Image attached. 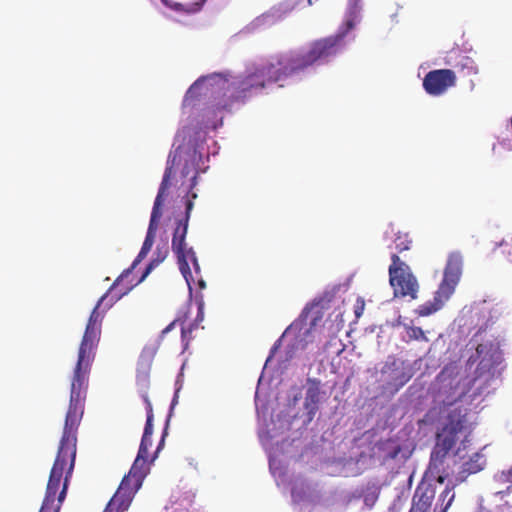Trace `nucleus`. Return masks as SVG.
I'll use <instances>...</instances> for the list:
<instances>
[{"label": "nucleus", "mask_w": 512, "mask_h": 512, "mask_svg": "<svg viewBox=\"0 0 512 512\" xmlns=\"http://www.w3.org/2000/svg\"><path fill=\"white\" fill-rule=\"evenodd\" d=\"M176 154H170L167 159V165L164 175L159 186L157 196L151 212L150 222L147 229L146 237L141 250L131 268L124 271L113 283L107 293H105L97 302L88 319L84 335L82 337L76 366L71 379L70 401L65 417V424L59 446H77V432L84 413V405L86 392L88 387L89 374L91 366L95 358V351L101 336V325L104 313L122 296L127 294L130 288L113 294V290L119 283L128 276L130 271L134 269L150 252L159 221L162 217V206L164 204L167 192L171 187V179L174 175V165L176 162Z\"/></svg>", "instance_id": "obj_1"}, {"label": "nucleus", "mask_w": 512, "mask_h": 512, "mask_svg": "<svg viewBox=\"0 0 512 512\" xmlns=\"http://www.w3.org/2000/svg\"><path fill=\"white\" fill-rule=\"evenodd\" d=\"M353 28L351 21L347 22V30L335 35L312 42L306 51H290L276 56L273 63L274 81H282L290 76L305 71L319 60H325L336 55L344 48V37Z\"/></svg>", "instance_id": "obj_2"}, {"label": "nucleus", "mask_w": 512, "mask_h": 512, "mask_svg": "<svg viewBox=\"0 0 512 512\" xmlns=\"http://www.w3.org/2000/svg\"><path fill=\"white\" fill-rule=\"evenodd\" d=\"M189 175L191 176L186 186V196L188 198L185 202V213L177 221L172 237V250L177 256L179 269L188 283L190 279H192L189 263H192L196 272H199L200 267L195 252L192 248H188L185 242L190 215L194 207V200L197 198V194L192 192V190L197 185L198 176L194 165L186 162L182 168L181 177L187 178Z\"/></svg>", "instance_id": "obj_3"}, {"label": "nucleus", "mask_w": 512, "mask_h": 512, "mask_svg": "<svg viewBox=\"0 0 512 512\" xmlns=\"http://www.w3.org/2000/svg\"><path fill=\"white\" fill-rule=\"evenodd\" d=\"M275 64L270 62L262 65H252L248 67L243 75L233 78L228 82L222 83V88L226 89L229 93L227 101L224 103L223 108H231L234 104H244L254 92L262 90L268 83H275L273 76V69Z\"/></svg>", "instance_id": "obj_4"}, {"label": "nucleus", "mask_w": 512, "mask_h": 512, "mask_svg": "<svg viewBox=\"0 0 512 512\" xmlns=\"http://www.w3.org/2000/svg\"><path fill=\"white\" fill-rule=\"evenodd\" d=\"M479 363L474 372L472 387L475 395H488L494 389V385L501 376L500 365L503 362V354L497 343L486 342L476 347Z\"/></svg>", "instance_id": "obj_5"}, {"label": "nucleus", "mask_w": 512, "mask_h": 512, "mask_svg": "<svg viewBox=\"0 0 512 512\" xmlns=\"http://www.w3.org/2000/svg\"><path fill=\"white\" fill-rule=\"evenodd\" d=\"M74 466L75 463L71 464L70 455L58 449L39 512L60 511L67 494L68 482L72 477Z\"/></svg>", "instance_id": "obj_6"}, {"label": "nucleus", "mask_w": 512, "mask_h": 512, "mask_svg": "<svg viewBox=\"0 0 512 512\" xmlns=\"http://www.w3.org/2000/svg\"><path fill=\"white\" fill-rule=\"evenodd\" d=\"M471 431L468 421V409L465 407L452 408L446 417V422L437 435V444L430 458V468H438V461L435 457L441 453V457H445L447 453L455 446L459 435L466 434Z\"/></svg>", "instance_id": "obj_7"}, {"label": "nucleus", "mask_w": 512, "mask_h": 512, "mask_svg": "<svg viewBox=\"0 0 512 512\" xmlns=\"http://www.w3.org/2000/svg\"><path fill=\"white\" fill-rule=\"evenodd\" d=\"M153 425L145 424L144 432L140 442L137 457L129 471V474L124 476L117 491L122 492V507L129 508L135 492L142 485V481L146 476V462L149 454V448L152 446Z\"/></svg>", "instance_id": "obj_8"}, {"label": "nucleus", "mask_w": 512, "mask_h": 512, "mask_svg": "<svg viewBox=\"0 0 512 512\" xmlns=\"http://www.w3.org/2000/svg\"><path fill=\"white\" fill-rule=\"evenodd\" d=\"M463 260L459 253H451L443 273V279L435 292L434 302L421 306L420 314L430 315L438 311L454 293L462 274Z\"/></svg>", "instance_id": "obj_9"}, {"label": "nucleus", "mask_w": 512, "mask_h": 512, "mask_svg": "<svg viewBox=\"0 0 512 512\" xmlns=\"http://www.w3.org/2000/svg\"><path fill=\"white\" fill-rule=\"evenodd\" d=\"M391 260L389 282L394 290V295L415 299L419 285L410 267L396 253L392 254Z\"/></svg>", "instance_id": "obj_10"}, {"label": "nucleus", "mask_w": 512, "mask_h": 512, "mask_svg": "<svg viewBox=\"0 0 512 512\" xmlns=\"http://www.w3.org/2000/svg\"><path fill=\"white\" fill-rule=\"evenodd\" d=\"M456 75L451 69H437L428 72L423 79L425 91L432 96H439L450 87L455 86Z\"/></svg>", "instance_id": "obj_11"}, {"label": "nucleus", "mask_w": 512, "mask_h": 512, "mask_svg": "<svg viewBox=\"0 0 512 512\" xmlns=\"http://www.w3.org/2000/svg\"><path fill=\"white\" fill-rule=\"evenodd\" d=\"M207 81V85L213 86L214 84L219 85L222 88V83L228 82V76L223 73H214L207 77H200L197 79L187 90L184 97V105H190L200 95L201 86Z\"/></svg>", "instance_id": "obj_12"}, {"label": "nucleus", "mask_w": 512, "mask_h": 512, "mask_svg": "<svg viewBox=\"0 0 512 512\" xmlns=\"http://www.w3.org/2000/svg\"><path fill=\"white\" fill-rule=\"evenodd\" d=\"M321 399V382L318 379H308V388L304 400V407L307 410L309 419L311 420L317 410Z\"/></svg>", "instance_id": "obj_13"}, {"label": "nucleus", "mask_w": 512, "mask_h": 512, "mask_svg": "<svg viewBox=\"0 0 512 512\" xmlns=\"http://www.w3.org/2000/svg\"><path fill=\"white\" fill-rule=\"evenodd\" d=\"M486 464V460L484 455L480 453H474L469 460L464 462L461 466V469L455 476L456 484H461L464 482L467 477L471 474H475L483 470Z\"/></svg>", "instance_id": "obj_14"}, {"label": "nucleus", "mask_w": 512, "mask_h": 512, "mask_svg": "<svg viewBox=\"0 0 512 512\" xmlns=\"http://www.w3.org/2000/svg\"><path fill=\"white\" fill-rule=\"evenodd\" d=\"M435 494V488L431 484L420 483L415 490L412 504L422 507L424 510H431Z\"/></svg>", "instance_id": "obj_15"}, {"label": "nucleus", "mask_w": 512, "mask_h": 512, "mask_svg": "<svg viewBox=\"0 0 512 512\" xmlns=\"http://www.w3.org/2000/svg\"><path fill=\"white\" fill-rule=\"evenodd\" d=\"M376 447L379 453V459L383 463L396 459L402 451L401 445L392 438L379 441Z\"/></svg>", "instance_id": "obj_16"}, {"label": "nucleus", "mask_w": 512, "mask_h": 512, "mask_svg": "<svg viewBox=\"0 0 512 512\" xmlns=\"http://www.w3.org/2000/svg\"><path fill=\"white\" fill-rule=\"evenodd\" d=\"M455 68L464 76L475 75L478 73V68L474 60L465 55H460L459 61L455 64Z\"/></svg>", "instance_id": "obj_17"}, {"label": "nucleus", "mask_w": 512, "mask_h": 512, "mask_svg": "<svg viewBox=\"0 0 512 512\" xmlns=\"http://www.w3.org/2000/svg\"><path fill=\"white\" fill-rule=\"evenodd\" d=\"M168 253L169 248L167 244H164L163 246H157L155 256L147 265L145 273L142 278L147 276L154 268H156L160 263H162L168 256Z\"/></svg>", "instance_id": "obj_18"}, {"label": "nucleus", "mask_w": 512, "mask_h": 512, "mask_svg": "<svg viewBox=\"0 0 512 512\" xmlns=\"http://www.w3.org/2000/svg\"><path fill=\"white\" fill-rule=\"evenodd\" d=\"M457 485L458 484H456V479H454V481L448 482V484L446 485L444 491L439 496V501L444 503V501L447 498H448V500H447L446 504L443 507H441L439 510H435V512H447V510L451 506L452 502L454 501L455 493L453 492V490H454V488Z\"/></svg>", "instance_id": "obj_19"}, {"label": "nucleus", "mask_w": 512, "mask_h": 512, "mask_svg": "<svg viewBox=\"0 0 512 512\" xmlns=\"http://www.w3.org/2000/svg\"><path fill=\"white\" fill-rule=\"evenodd\" d=\"M411 376L412 375L409 370L406 371L405 369H395L393 370L389 385L395 388V390H399L410 380Z\"/></svg>", "instance_id": "obj_20"}, {"label": "nucleus", "mask_w": 512, "mask_h": 512, "mask_svg": "<svg viewBox=\"0 0 512 512\" xmlns=\"http://www.w3.org/2000/svg\"><path fill=\"white\" fill-rule=\"evenodd\" d=\"M123 487L121 488V491H116V493L114 494V496L110 499V501L108 502L105 510L103 512H124L125 510H127L128 508H123L122 507V501H123V498H122V492H123Z\"/></svg>", "instance_id": "obj_21"}, {"label": "nucleus", "mask_w": 512, "mask_h": 512, "mask_svg": "<svg viewBox=\"0 0 512 512\" xmlns=\"http://www.w3.org/2000/svg\"><path fill=\"white\" fill-rule=\"evenodd\" d=\"M437 458V461H438V468L437 469H433V471H431V468L430 466L428 467V471L434 475V474H437V477H436V481L439 483V484H443L445 482V480L449 477V473L446 472L444 469L441 470L440 467L442 466L443 464V459L445 457H441V453L436 455L435 456Z\"/></svg>", "instance_id": "obj_22"}, {"label": "nucleus", "mask_w": 512, "mask_h": 512, "mask_svg": "<svg viewBox=\"0 0 512 512\" xmlns=\"http://www.w3.org/2000/svg\"><path fill=\"white\" fill-rule=\"evenodd\" d=\"M142 399L145 403V409H146V414H147L145 424L153 425V420H154L153 406H152V403H151L146 391L144 393H142Z\"/></svg>", "instance_id": "obj_23"}, {"label": "nucleus", "mask_w": 512, "mask_h": 512, "mask_svg": "<svg viewBox=\"0 0 512 512\" xmlns=\"http://www.w3.org/2000/svg\"><path fill=\"white\" fill-rule=\"evenodd\" d=\"M394 243L397 252L401 253L410 248L411 241L408 239L407 235H397V237L394 240Z\"/></svg>", "instance_id": "obj_24"}, {"label": "nucleus", "mask_w": 512, "mask_h": 512, "mask_svg": "<svg viewBox=\"0 0 512 512\" xmlns=\"http://www.w3.org/2000/svg\"><path fill=\"white\" fill-rule=\"evenodd\" d=\"M409 338L427 341L424 331L420 327H411L407 331Z\"/></svg>", "instance_id": "obj_25"}, {"label": "nucleus", "mask_w": 512, "mask_h": 512, "mask_svg": "<svg viewBox=\"0 0 512 512\" xmlns=\"http://www.w3.org/2000/svg\"><path fill=\"white\" fill-rule=\"evenodd\" d=\"M506 260L512 264V243L505 244L502 250Z\"/></svg>", "instance_id": "obj_26"}, {"label": "nucleus", "mask_w": 512, "mask_h": 512, "mask_svg": "<svg viewBox=\"0 0 512 512\" xmlns=\"http://www.w3.org/2000/svg\"><path fill=\"white\" fill-rule=\"evenodd\" d=\"M166 435H167V428H165V430L163 431V434H162L161 440H160V442H159V444H158V446H157V449H156V451H155V454H154V457H153V459H152V460H154V459L157 457L158 453H159V452H160V450L163 448Z\"/></svg>", "instance_id": "obj_27"}, {"label": "nucleus", "mask_w": 512, "mask_h": 512, "mask_svg": "<svg viewBox=\"0 0 512 512\" xmlns=\"http://www.w3.org/2000/svg\"><path fill=\"white\" fill-rule=\"evenodd\" d=\"M502 477L504 481L512 482V466L508 470L502 471Z\"/></svg>", "instance_id": "obj_28"}, {"label": "nucleus", "mask_w": 512, "mask_h": 512, "mask_svg": "<svg viewBox=\"0 0 512 512\" xmlns=\"http://www.w3.org/2000/svg\"><path fill=\"white\" fill-rule=\"evenodd\" d=\"M409 512H430V510H424L422 507H418L412 504Z\"/></svg>", "instance_id": "obj_29"}, {"label": "nucleus", "mask_w": 512, "mask_h": 512, "mask_svg": "<svg viewBox=\"0 0 512 512\" xmlns=\"http://www.w3.org/2000/svg\"><path fill=\"white\" fill-rule=\"evenodd\" d=\"M175 322H172L170 323L164 330H163V333H167L169 331H171V329L173 328Z\"/></svg>", "instance_id": "obj_30"}, {"label": "nucleus", "mask_w": 512, "mask_h": 512, "mask_svg": "<svg viewBox=\"0 0 512 512\" xmlns=\"http://www.w3.org/2000/svg\"><path fill=\"white\" fill-rule=\"evenodd\" d=\"M161 1H162L166 6H168V7H172V8L178 9V7L173 6L172 4H170V3L168 2V0H161Z\"/></svg>", "instance_id": "obj_31"}, {"label": "nucleus", "mask_w": 512, "mask_h": 512, "mask_svg": "<svg viewBox=\"0 0 512 512\" xmlns=\"http://www.w3.org/2000/svg\"><path fill=\"white\" fill-rule=\"evenodd\" d=\"M181 332H182V336H184V335H185V333H186V329H185V327H182Z\"/></svg>", "instance_id": "obj_32"}, {"label": "nucleus", "mask_w": 512, "mask_h": 512, "mask_svg": "<svg viewBox=\"0 0 512 512\" xmlns=\"http://www.w3.org/2000/svg\"><path fill=\"white\" fill-rule=\"evenodd\" d=\"M355 313H356V316H357V317H358V316H360V314H361V312H360V311H357V310L355 311Z\"/></svg>", "instance_id": "obj_33"}, {"label": "nucleus", "mask_w": 512, "mask_h": 512, "mask_svg": "<svg viewBox=\"0 0 512 512\" xmlns=\"http://www.w3.org/2000/svg\"><path fill=\"white\" fill-rule=\"evenodd\" d=\"M277 349V346L274 345L273 348H272V353Z\"/></svg>", "instance_id": "obj_34"}, {"label": "nucleus", "mask_w": 512, "mask_h": 512, "mask_svg": "<svg viewBox=\"0 0 512 512\" xmlns=\"http://www.w3.org/2000/svg\"><path fill=\"white\" fill-rule=\"evenodd\" d=\"M143 381L147 382V376L146 375L143 376Z\"/></svg>", "instance_id": "obj_35"}]
</instances>
